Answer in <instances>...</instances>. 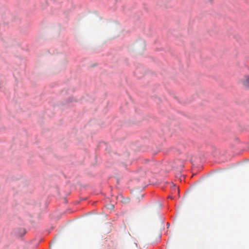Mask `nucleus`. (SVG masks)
Masks as SVG:
<instances>
[{
    "instance_id": "f257e3e1",
    "label": "nucleus",
    "mask_w": 249,
    "mask_h": 249,
    "mask_svg": "<svg viewBox=\"0 0 249 249\" xmlns=\"http://www.w3.org/2000/svg\"><path fill=\"white\" fill-rule=\"evenodd\" d=\"M239 83L248 89H249V75H245L239 80Z\"/></svg>"
},
{
    "instance_id": "f03ea898",
    "label": "nucleus",
    "mask_w": 249,
    "mask_h": 249,
    "mask_svg": "<svg viewBox=\"0 0 249 249\" xmlns=\"http://www.w3.org/2000/svg\"><path fill=\"white\" fill-rule=\"evenodd\" d=\"M107 207L108 209L112 210L114 209V205L112 204H108L107 205Z\"/></svg>"
},
{
    "instance_id": "7ed1b4c3",
    "label": "nucleus",
    "mask_w": 249,
    "mask_h": 249,
    "mask_svg": "<svg viewBox=\"0 0 249 249\" xmlns=\"http://www.w3.org/2000/svg\"><path fill=\"white\" fill-rule=\"evenodd\" d=\"M175 190H177L178 193L179 192V189H178V187L175 186Z\"/></svg>"
}]
</instances>
